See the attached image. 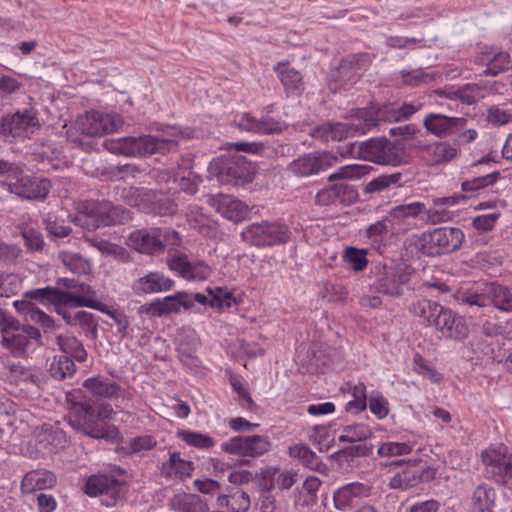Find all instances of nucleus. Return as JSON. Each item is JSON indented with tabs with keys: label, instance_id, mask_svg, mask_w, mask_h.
Masks as SVG:
<instances>
[{
	"label": "nucleus",
	"instance_id": "18",
	"mask_svg": "<svg viewBox=\"0 0 512 512\" xmlns=\"http://www.w3.org/2000/svg\"><path fill=\"white\" fill-rule=\"evenodd\" d=\"M123 490L124 484L121 481L105 474L89 477L85 485V492L92 497H102L101 501L107 507L115 505Z\"/></svg>",
	"mask_w": 512,
	"mask_h": 512
},
{
	"label": "nucleus",
	"instance_id": "36",
	"mask_svg": "<svg viewBox=\"0 0 512 512\" xmlns=\"http://www.w3.org/2000/svg\"><path fill=\"white\" fill-rule=\"evenodd\" d=\"M456 155V148L447 142H436L423 148V158L430 166L449 162Z\"/></svg>",
	"mask_w": 512,
	"mask_h": 512
},
{
	"label": "nucleus",
	"instance_id": "8",
	"mask_svg": "<svg viewBox=\"0 0 512 512\" xmlns=\"http://www.w3.org/2000/svg\"><path fill=\"white\" fill-rule=\"evenodd\" d=\"M484 476L499 485L512 480V453L504 444L491 445L481 453Z\"/></svg>",
	"mask_w": 512,
	"mask_h": 512
},
{
	"label": "nucleus",
	"instance_id": "22",
	"mask_svg": "<svg viewBox=\"0 0 512 512\" xmlns=\"http://www.w3.org/2000/svg\"><path fill=\"white\" fill-rule=\"evenodd\" d=\"M436 477V470L432 467H418L407 465L401 471L390 477L388 487L390 489L407 490L423 482H430Z\"/></svg>",
	"mask_w": 512,
	"mask_h": 512
},
{
	"label": "nucleus",
	"instance_id": "9",
	"mask_svg": "<svg viewBox=\"0 0 512 512\" xmlns=\"http://www.w3.org/2000/svg\"><path fill=\"white\" fill-rule=\"evenodd\" d=\"M125 197L131 206H135L146 213L157 215H171L177 210V205L164 193L143 187H131Z\"/></svg>",
	"mask_w": 512,
	"mask_h": 512
},
{
	"label": "nucleus",
	"instance_id": "57",
	"mask_svg": "<svg viewBox=\"0 0 512 512\" xmlns=\"http://www.w3.org/2000/svg\"><path fill=\"white\" fill-rule=\"evenodd\" d=\"M207 292L211 295V298H208L206 305L212 308L231 307L234 302L232 294L221 287H217L214 290L207 288Z\"/></svg>",
	"mask_w": 512,
	"mask_h": 512
},
{
	"label": "nucleus",
	"instance_id": "38",
	"mask_svg": "<svg viewBox=\"0 0 512 512\" xmlns=\"http://www.w3.org/2000/svg\"><path fill=\"white\" fill-rule=\"evenodd\" d=\"M5 366L9 370L11 377L18 382L38 388L44 384V377L37 369L25 367L20 363H7Z\"/></svg>",
	"mask_w": 512,
	"mask_h": 512
},
{
	"label": "nucleus",
	"instance_id": "44",
	"mask_svg": "<svg viewBox=\"0 0 512 512\" xmlns=\"http://www.w3.org/2000/svg\"><path fill=\"white\" fill-rule=\"evenodd\" d=\"M425 212V204L422 202H411L397 205L390 209L388 218L393 221H405L406 219L422 220V213Z\"/></svg>",
	"mask_w": 512,
	"mask_h": 512
},
{
	"label": "nucleus",
	"instance_id": "19",
	"mask_svg": "<svg viewBox=\"0 0 512 512\" xmlns=\"http://www.w3.org/2000/svg\"><path fill=\"white\" fill-rule=\"evenodd\" d=\"M13 182H2L1 185L9 192L28 200H43L49 193L50 184L46 179H41L23 173L17 178H11Z\"/></svg>",
	"mask_w": 512,
	"mask_h": 512
},
{
	"label": "nucleus",
	"instance_id": "11",
	"mask_svg": "<svg viewBox=\"0 0 512 512\" xmlns=\"http://www.w3.org/2000/svg\"><path fill=\"white\" fill-rule=\"evenodd\" d=\"M242 239L254 246H273L284 244L290 236L289 228L278 222L262 221L246 227L241 233Z\"/></svg>",
	"mask_w": 512,
	"mask_h": 512
},
{
	"label": "nucleus",
	"instance_id": "29",
	"mask_svg": "<svg viewBox=\"0 0 512 512\" xmlns=\"http://www.w3.org/2000/svg\"><path fill=\"white\" fill-rule=\"evenodd\" d=\"M467 120L462 117H448L443 114L430 113L423 120L427 131L437 137H444L465 127Z\"/></svg>",
	"mask_w": 512,
	"mask_h": 512
},
{
	"label": "nucleus",
	"instance_id": "10",
	"mask_svg": "<svg viewBox=\"0 0 512 512\" xmlns=\"http://www.w3.org/2000/svg\"><path fill=\"white\" fill-rule=\"evenodd\" d=\"M179 242L180 238L176 231H163L160 228L136 230L129 236L130 245L145 254L160 253L166 245H178Z\"/></svg>",
	"mask_w": 512,
	"mask_h": 512
},
{
	"label": "nucleus",
	"instance_id": "59",
	"mask_svg": "<svg viewBox=\"0 0 512 512\" xmlns=\"http://www.w3.org/2000/svg\"><path fill=\"white\" fill-rule=\"evenodd\" d=\"M345 260L355 271H362L368 264L366 251L354 247H348L345 251Z\"/></svg>",
	"mask_w": 512,
	"mask_h": 512
},
{
	"label": "nucleus",
	"instance_id": "52",
	"mask_svg": "<svg viewBox=\"0 0 512 512\" xmlns=\"http://www.w3.org/2000/svg\"><path fill=\"white\" fill-rule=\"evenodd\" d=\"M178 435L186 444L199 449H209L214 446V440L207 434L183 430Z\"/></svg>",
	"mask_w": 512,
	"mask_h": 512
},
{
	"label": "nucleus",
	"instance_id": "50",
	"mask_svg": "<svg viewBox=\"0 0 512 512\" xmlns=\"http://www.w3.org/2000/svg\"><path fill=\"white\" fill-rule=\"evenodd\" d=\"M413 446L411 442L387 441L378 447L377 453L380 457L405 456L412 452Z\"/></svg>",
	"mask_w": 512,
	"mask_h": 512
},
{
	"label": "nucleus",
	"instance_id": "17",
	"mask_svg": "<svg viewBox=\"0 0 512 512\" xmlns=\"http://www.w3.org/2000/svg\"><path fill=\"white\" fill-rule=\"evenodd\" d=\"M39 127V120L33 110H18L0 119V135L5 138H22Z\"/></svg>",
	"mask_w": 512,
	"mask_h": 512
},
{
	"label": "nucleus",
	"instance_id": "7",
	"mask_svg": "<svg viewBox=\"0 0 512 512\" xmlns=\"http://www.w3.org/2000/svg\"><path fill=\"white\" fill-rule=\"evenodd\" d=\"M118 213L119 208L112 206L109 202L81 201L77 203L72 222L88 231H94L100 226L114 225L122 221L124 218H119Z\"/></svg>",
	"mask_w": 512,
	"mask_h": 512
},
{
	"label": "nucleus",
	"instance_id": "31",
	"mask_svg": "<svg viewBox=\"0 0 512 512\" xmlns=\"http://www.w3.org/2000/svg\"><path fill=\"white\" fill-rule=\"evenodd\" d=\"M287 96H299L305 89L303 77L299 71L289 65L288 62H278L273 66Z\"/></svg>",
	"mask_w": 512,
	"mask_h": 512
},
{
	"label": "nucleus",
	"instance_id": "40",
	"mask_svg": "<svg viewBox=\"0 0 512 512\" xmlns=\"http://www.w3.org/2000/svg\"><path fill=\"white\" fill-rule=\"evenodd\" d=\"M289 455L292 458L300 460L304 466L311 470L322 472L326 469L320 457L307 445L297 444L291 446L289 448Z\"/></svg>",
	"mask_w": 512,
	"mask_h": 512
},
{
	"label": "nucleus",
	"instance_id": "51",
	"mask_svg": "<svg viewBox=\"0 0 512 512\" xmlns=\"http://www.w3.org/2000/svg\"><path fill=\"white\" fill-rule=\"evenodd\" d=\"M189 224L199 233L208 235L211 228V220L198 206H191L187 214Z\"/></svg>",
	"mask_w": 512,
	"mask_h": 512
},
{
	"label": "nucleus",
	"instance_id": "37",
	"mask_svg": "<svg viewBox=\"0 0 512 512\" xmlns=\"http://www.w3.org/2000/svg\"><path fill=\"white\" fill-rule=\"evenodd\" d=\"M78 292H67L65 297L66 306L88 307L101 310L100 302L96 300V291L88 284L79 283Z\"/></svg>",
	"mask_w": 512,
	"mask_h": 512
},
{
	"label": "nucleus",
	"instance_id": "48",
	"mask_svg": "<svg viewBox=\"0 0 512 512\" xmlns=\"http://www.w3.org/2000/svg\"><path fill=\"white\" fill-rule=\"evenodd\" d=\"M372 435L371 429L364 423L347 425L339 436L340 442H358L368 439Z\"/></svg>",
	"mask_w": 512,
	"mask_h": 512
},
{
	"label": "nucleus",
	"instance_id": "39",
	"mask_svg": "<svg viewBox=\"0 0 512 512\" xmlns=\"http://www.w3.org/2000/svg\"><path fill=\"white\" fill-rule=\"evenodd\" d=\"M83 386L101 398L113 399L120 395V388L115 382L100 376L86 379Z\"/></svg>",
	"mask_w": 512,
	"mask_h": 512
},
{
	"label": "nucleus",
	"instance_id": "54",
	"mask_svg": "<svg viewBox=\"0 0 512 512\" xmlns=\"http://www.w3.org/2000/svg\"><path fill=\"white\" fill-rule=\"evenodd\" d=\"M352 396L353 399L348 401L345 408L346 411L352 413H359L366 409L367 407V396H366V386L364 383L360 382L352 388Z\"/></svg>",
	"mask_w": 512,
	"mask_h": 512
},
{
	"label": "nucleus",
	"instance_id": "35",
	"mask_svg": "<svg viewBox=\"0 0 512 512\" xmlns=\"http://www.w3.org/2000/svg\"><path fill=\"white\" fill-rule=\"evenodd\" d=\"M408 309L413 316L420 318L428 326H434L443 306L435 301L421 298L413 300Z\"/></svg>",
	"mask_w": 512,
	"mask_h": 512
},
{
	"label": "nucleus",
	"instance_id": "33",
	"mask_svg": "<svg viewBox=\"0 0 512 512\" xmlns=\"http://www.w3.org/2000/svg\"><path fill=\"white\" fill-rule=\"evenodd\" d=\"M282 123L270 116H263L259 119L245 113L239 120V127L248 132L259 134H272L282 130Z\"/></svg>",
	"mask_w": 512,
	"mask_h": 512
},
{
	"label": "nucleus",
	"instance_id": "45",
	"mask_svg": "<svg viewBox=\"0 0 512 512\" xmlns=\"http://www.w3.org/2000/svg\"><path fill=\"white\" fill-rule=\"evenodd\" d=\"M56 343L64 355L74 358L79 362H84L87 358V352L82 343L72 335H58Z\"/></svg>",
	"mask_w": 512,
	"mask_h": 512
},
{
	"label": "nucleus",
	"instance_id": "58",
	"mask_svg": "<svg viewBox=\"0 0 512 512\" xmlns=\"http://www.w3.org/2000/svg\"><path fill=\"white\" fill-rule=\"evenodd\" d=\"M21 288V279L16 274L0 275V297H10L16 294Z\"/></svg>",
	"mask_w": 512,
	"mask_h": 512
},
{
	"label": "nucleus",
	"instance_id": "20",
	"mask_svg": "<svg viewBox=\"0 0 512 512\" xmlns=\"http://www.w3.org/2000/svg\"><path fill=\"white\" fill-rule=\"evenodd\" d=\"M219 175L222 181L238 184V182L251 181L254 174V166L245 156L237 155L229 158L218 159Z\"/></svg>",
	"mask_w": 512,
	"mask_h": 512
},
{
	"label": "nucleus",
	"instance_id": "63",
	"mask_svg": "<svg viewBox=\"0 0 512 512\" xmlns=\"http://www.w3.org/2000/svg\"><path fill=\"white\" fill-rule=\"evenodd\" d=\"M156 445V441L151 436H141L130 439L127 442V449L130 453H139L142 451L150 450Z\"/></svg>",
	"mask_w": 512,
	"mask_h": 512
},
{
	"label": "nucleus",
	"instance_id": "46",
	"mask_svg": "<svg viewBox=\"0 0 512 512\" xmlns=\"http://www.w3.org/2000/svg\"><path fill=\"white\" fill-rule=\"evenodd\" d=\"M266 477L270 480L269 489L278 488L284 490L290 489L296 483L298 473L293 470L270 468L266 472Z\"/></svg>",
	"mask_w": 512,
	"mask_h": 512
},
{
	"label": "nucleus",
	"instance_id": "15",
	"mask_svg": "<svg viewBox=\"0 0 512 512\" xmlns=\"http://www.w3.org/2000/svg\"><path fill=\"white\" fill-rule=\"evenodd\" d=\"M271 449V442L267 436H236L221 444V450L243 458H257Z\"/></svg>",
	"mask_w": 512,
	"mask_h": 512
},
{
	"label": "nucleus",
	"instance_id": "42",
	"mask_svg": "<svg viewBox=\"0 0 512 512\" xmlns=\"http://www.w3.org/2000/svg\"><path fill=\"white\" fill-rule=\"evenodd\" d=\"M58 259L73 274L89 275L92 271L90 261L78 253L60 251Z\"/></svg>",
	"mask_w": 512,
	"mask_h": 512
},
{
	"label": "nucleus",
	"instance_id": "4",
	"mask_svg": "<svg viewBox=\"0 0 512 512\" xmlns=\"http://www.w3.org/2000/svg\"><path fill=\"white\" fill-rule=\"evenodd\" d=\"M342 156L351 155L365 161L397 166L402 163L400 149L396 143L386 138H372L361 143H350Z\"/></svg>",
	"mask_w": 512,
	"mask_h": 512
},
{
	"label": "nucleus",
	"instance_id": "27",
	"mask_svg": "<svg viewBox=\"0 0 512 512\" xmlns=\"http://www.w3.org/2000/svg\"><path fill=\"white\" fill-rule=\"evenodd\" d=\"M433 327L440 331L443 336L456 340H463L469 334V328L463 317L445 307H443Z\"/></svg>",
	"mask_w": 512,
	"mask_h": 512
},
{
	"label": "nucleus",
	"instance_id": "3",
	"mask_svg": "<svg viewBox=\"0 0 512 512\" xmlns=\"http://www.w3.org/2000/svg\"><path fill=\"white\" fill-rule=\"evenodd\" d=\"M417 251L435 257L459 249L464 241V233L455 227H440L413 236L408 240Z\"/></svg>",
	"mask_w": 512,
	"mask_h": 512
},
{
	"label": "nucleus",
	"instance_id": "47",
	"mask_svg": "<svg viewBox=\"0 0 512 512\" xmlns=\"http://www.w3.org/2000/svg\"><path fill=\"white\" fill-rule=\"evenodd\" d=\"M75 371L73 360L66 355L55 356L49 368L51 376L57 380L71 377Z\"/></svg>",
	"mask_w": 512,
	"mask_h": 512
},
{
	"label": "nucleus",
	"instance_id": "26",
	"mask_svg": "<svg viewBox=\"0 0 512 512\" xmlns=\"http://www.w3.org/2000/svg\"><path fill=\"white\" fill-rule=\"evenodd\" d=\"M160 300L163 315L178 314L182 310H190L195 303L206 305L208 297L202 293H188L186 291H178L173 295L166 296Z\"/></svg>",
	"mask_w": 512,
	"mask_h": 512
},
{
	"label": "nucleus",
	"instance_id": "23",
	"mask_svg": "<svg viewBox=\"0 0 512 512\" xmlns=\"http://www.w3.org/2000/svg\"><path fill=\"white\" fill-rule=\"evenodd\" d=\"M337 162L332 153H322L318 156L306 154L291 162L288 170L295 176L307 177L324 171Z\"/></svg>",
	"mask_w": 512,
	"mask_h": 512
},
{
	"label": "nucleus",
	"instance_id": "53",
	"mask_svg": "<svg viewBox=\"0 0 512 512\" xmlns=\"http://www.w3.org/2000/svg\"><path fill=\"white\" fill-rule=\"evenodd\" d=\"M368 165L350 164L338 168L334 173L329 176V181L336 179H354L361 178L369 172Z\"/></svg>",
	"mask_w": 512,
	"mask_h": 512
},
{
	"label": "nucleus",
	"instance_id": "24",
	"mask_svg": "<svg viewBox=\"0 0 512 512\" xmlns=\"http://www.w3.org/2000/svg\"><path fill=\"white\" fill-rule=\"evenodd\" d=\"M423 104L404 103L401 106L395 104H385L381 107L370 106L369 110L373 111V119L375 120V127L380 122H398L410 118L413 114L421 110Z\"/></svg>",
	"mask_w": 512,
	"mask_h": 512
},
{
	"label": "nucleus",
	"instance_id": "43",
	"mask_svg": "<svg viewBox=\"0 0 512 512\" xmlns=\"http://www.w3.org/2000/svg\"><path fill=\"white\" fill-rule=\"evenodd\" d=\"M495 500V489L487 483H481L472 492L470 509L494 508Z\"/></svg>",
	"mask_w": 512,
	"mask_h": 512
},
{
	"label": "nucleus",
	"instance_id": "32",
	"mask_svg": "<svg viewBox=\"0 0 512 512\" xmlns=\"http://www.w3.org/2000/svg\"><path fill=\"white\" fill-rule=\"evenodd\" d=\"M213 205L223 217L235 222L242 221L248 213V205L231 195H216Z\"/></svg>",
	"mask_w": 512,
	"mask_h": 512
},
{
	"label": "nucleus",
	"instance_id": "25",
	"mask_svg": "<svg viewBox=\"0 0 512 512\" xmlns=\"http://www.w3.org/2000/svg\"><path fill=\"white\" fill-rule=\"evenodd\" d=\"M175 285L174 280L161 271H151L136 279L132 290L136 295L156 294L170 291Z\"/></svg>",
	"mask_w": 512,
	"mask_h": 512
},
{
	"label": "nucleus",
	"instance_id": "56",
	"mask_svg": "<svg viewBox=\"0 0 512 512\" xmlns=\"http://www.w3.org/2000/svg\"><path fill=\"white\" fill-rule=\"evenodd\" d=\"M422 214V221L428 225H437L448 222L453 218V213L451 211L436 206L432 208L425 207V212Z\"/></svg>",
	"mask_w": 512,
	"mask_h": 512
},
{
	"label": "nucleus",
	"instance_id": "34",
	"mask_svg": "<svg viewBox=\"0 0 512 512\" xmlns=\"http://www.w3.org/2000/svg\"><path fill=\"white\" fill-rule=\"evenodd\" d=\"M56 484V476L49 470L37 469L26 473L21 481L23 493L52 488Z\"/></svg>",
	"mask_w": 512,
	"mask_h": 512
},
{
	"label": "nucleus",
	"instance_id": "28",
	"mask_svg": "<svg viewBox=\"0 0 512 512\" xmlns=\"http://www.w3.org/2000/svg\"><path fill=\"white\" fill-rule=\"evenodd\" d=\"M357 197L356 191L346 183H336L329 185L315 196V203L320 206L347 205L352 203Z\"/></svg>",
	"mask_w": 512,
	"mask_h": 512
},
{
	"label": "nucleus",
	"instance_id": "49",
	"mask_svg": "<svg viewBox=\"0 0 512 512\" xmlns=\"http://www.w3.org/2000/svg\"><path fill=\"white\" fill-rule=\"evenodd\" d=\"M400 76L403 84L410 87H418L435 81L436 76L422 69L402 70Z\"/></svg>",
	"mask_w": 512,
	"mask_h": 512
},
{
	"label": "nucleus",
	"instance_id": "64",
	"mask_svg": "<svg viewBox=\"0 0 512 512\" xmlns=\"http://www.w3.org/2000/svg\"><path fill=\"white\" fill-rule=\"evenodd\" d=\"M251 504L249 495L244 491H236L230 495L229 508L233 512H246Z\"/></svg>",
	"mask_w": 512,
	"mask_h": 512
},
{
	"label": "nucleus",
	"instance_id": "16",
	"mask_svg": "<svg viewBox=\"0 0 512 512\" xmlns=\"http://www.w3.org/2000/svg\"><path fill=\"white\" fill-rule=\"evenodd\" d=\"M40 331L31 325L12 327L2 335L1 345L15 357H22L28 350L40 343Z\"/></svg>",
	"mask_w": 512,
	"mask_h": 512
},
{
	"label": "nucleus",
	"instance_id": "30",
	"mask_svg": "<svg viewBox=\"0 0 512 512\" xmlns=\"http://www.w3.org/2000/svg\"><path fill=\"white\" fill-rule=\"evenodd\" d=\"M370 488L359 482L346 484L334 492V505L338 510L346 511L358 505L360 500L368 497Z\"/></svg>",
	"mask_w": 512,
	"mask_h": 512
},
{
	"label": "nucleus",
	"instance_id": "2",
	"mask_svg": "<svg viewBox=\"0 0 512 512\" xmlns=\"http://www.w3.org/2000/svg\"><path fill=\"white\" fill-rule=\"evenodd\" d=\"M23 297L24 299L14 302L16 310L22 313L27 321L39 323L46 328H52L54 320L31 301L34 300L44 306H66L65 297L67 295L66 291L58 288L44 287L29 290L24 293Z\"/></svg>",
	"mask_w": 512,
	"mask_h": 512
},
{
	"label": "nucleus",
	"instance_id": "1",
	"mask_svg": "<svg viewBox=\"0 0 512 512\" xmlns=\"http://www.w3.org/2000/svg\"><path fill=\"white\" fill-rule=\"evenodd\" d=\"M188 137L181 128L166 127L157 135L124 137L104 142L107 151L129 157L147 156L155 153L166 154L178 149L179 141Z\"/></svg>",
	"mask_w": 512,
	"mask_h": 512
},
{
	"label": "nucleus",
	"instance_id": "41",
	"mask_svg": "<svg viewBox=\"0 0 512 512\" xmlns=\"http://www.w3.org/2000/svg\"><path fill=\"white\" fill-rule=\"evenodd\" d=\"M171 507L177 512H207L208 507L195 494L181 493L171 499Z\"/></svg>",
	"mask_w": 512,
	"mask_h": 512
},
{
	"label": "nucleus",
	"instance_id": "61",
	"mask_svg": "<svg viewBox=\"0 0 512 512\" xmlns=\"http://www.w3.org/2000/svg\"><path fill=\"white\" fill-rule=\"evenodd\" d=\"M369 409L378 419H384L389 413L388 400L380 392H372Z\"/></svg>",
	"mask_w": 512,
	"mask_h": 512
},
{
	"label": "nucleus",
	"instance_id": "60",
	"mask_svg": "<svg viewBox=\"0 0 512 512\" xmlns=\"http://www.w3.org/2000/svg\"><path fill=\"white\" fill-rule=\"evenodd\" d=\"M197 339L192 336L189 343L181 342L178 347V355L181 362L187 366H196L197 359L195 357V351L197 348Z\"/></svg>",
	"mask_w": 512,
	"mask_h": 512
},
{
	"label": "nucleus",
	"instance_id": "55",
	"mask_svg": "<svg viewBox=\"0 0 512 512\" xmlns=\"http://www.w3.org/2000/svg\"><path fill=\"white\" fill-rule=\"evenodd\" d=\"M402 176L400 173H394L390 175H381L371 180L365 187L367 193L381 192L388 189L391 186L399 184Z\"/></svg>",
	"mask_w": 512,
	"mask_h": 512
},
{
	"label": "nucleus",
	"instance_id": "13",
	"mask_svg": "<svg viewBox=\"0 0 512 512\" xmlns=\"http://www.w3.org/2000/svg\"><path fill=\"white\" fill-rule=\"evenodd\" d=\"M459 301L471 308H487L493 305L502 311L512 309V292L505 286L497 283L486 284L481 293L462 295Z\"/></svg>",
	"mask_w": 512,
	"mask_h": 512
},
{
	"label": "nucleus",
	"instance_id": "12",
	"mask_svg": "<svg viewBox=\"0 0 512 512\" xmlns=\"http://www.w3.org/2000/svg\"><path fill=\"white\" fill-rule=\"evenodd\" d=\"M122 124L118 114L91 110L77 118L75 129L83 136L101 137L117 131Z\"/></svg>",
	"mask_w": 512,
	"mask_h": 512
},
{
	"label": "nucleus",
	"instance_id": "21",
	"mask_svg": "<svg viewBox=\"0 0 512 512\" xmlns=\"http://www.w3.org/2000/svg\"><path fill=\"white\" fill-rule=\"evenodd\" d=\"M170 270L189 281H205L212 273L211 267L201 260L190 261L185 254H174L167 260Z\"/></svg>",
	"mask_w": 512,
	"mask_h": 512
},
{
	"label": "nucleus",
	"instance_id": "6",
	"mask_svg": "<svg viewBox=\"0 0 512 512\" xmlns=\"http://www.w3.org/2000/svg\"><path fill=\"white\" fill-rule=\"evenodd\" d=\"M373 111L368 108L357 110L350 122L325 123L313 130L312 136L323 141L342 139L348 136L362 135L375 127Z\"/></svg>",
	"mask_w": 512,
	"mask_h": 512
},
{
	"label": "nucleus",
	"instance_id": "62",
	"mask_svg": "<svg viewBox=\"0 0 512 512\" xmlns=\"http://www.w3.org/2000/svg\"><path fill=\"white\" fill-rule=\"evenodd\" d=\"M414 364L415 371L429 379L431 382L438 383L441 381V374L434 367L429 365L422 357H416L414 359Z\"/></svg>",
	"mask_w": 512,
	"mask_h": 512
},
{
	"label": "nucleus",
	"instance_id": "14",
	"mask_svg": "<svg viewBox=\"0 0 512 512\" xmlns=\"http://www.w3.org/2000/svg\"><path fill=\"white\" fill-rule=\"evenodd\" d=\"M411 278V271L404 264L384 265L377 274L375 287L378 292L400 297L404 294L405 287Z\"/></svg>",
	"mask_w": 512,
	"mask_h": 512
},
{
	"label": "nucleus",
	"instance_id": "5",
	"mask_svg": "<svg viewBox=\"0 0 512 512\" xmlns=\"http://www.w3.org/2000/svg\"><path fill=\"white\" fill-rule=\"evenodd\" d=\"M69 424L78 431L95 439L116 441L119 439V431L114 425L102 422L91 405L86 403H73L70 408Z\"/></svg>",
	"mask_w": 512,
	"mask_h": 512
}]
</instances>
